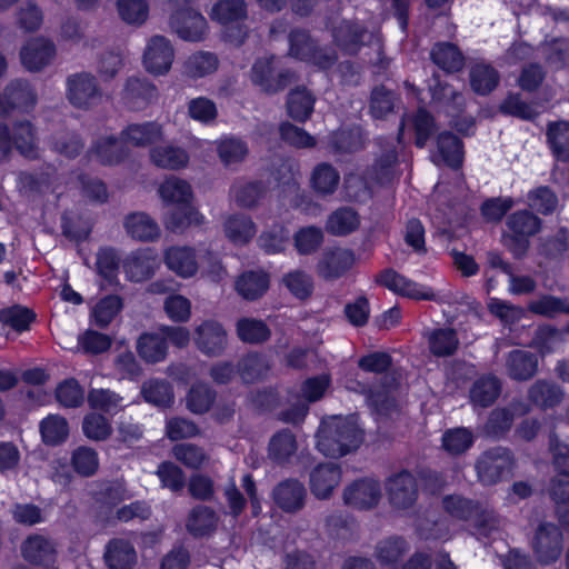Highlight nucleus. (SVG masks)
Segmentation results:
<instances>
[{"instance_id": "f257e3e1", "label": "nucleus", "mask_w": 569, "mask_h": 569, "mask_svg": "<svg viewBox=\"0 0 569 569\" xmlns=\"http://www.w3.org/2000/svg\"><path fill=\"white\" fill-rule=\"evenodd\" d=\"M363 441V431L356 416L331 417L322 421L317 447L326 457L340 458L356 451Z\"/></svg>"}, {"instance_id": "f03ea898", "label": "nucleus", "mask_w": 569, "mask_h": 569, "mask_svg": "<svg viewBox=\"0 0 569 569\" xmlns=\"http://www.w3.org/2000/svg\"><path fill=\"white\" fill-rule=\"evenodd\" d=\"M517 459L513 451L496 446L482 451L475 461L477 479L483 486H495L513 475Z\"/></svg>"}, {"instance_id": "7ed1b4c3", "label": "nucleus", "mask_w": 569, "mask_h": 569, "mask_svg": "<svg viewBox=\"0 0 569 569\" xmlns=\"http://www.w3.org/2000/svg\"><path fill=\"white\" fill-rule=\"evenodd\" d=\"M250 79L260 91L267 94H276L298 81L297 74L290 69L280 67L279 60L273 56L257 59L251 67Z\"/></svg>"}, {"instance_id": "20e7f679", "label": "nucleus", "mask_w": 569, "mask_h": 569, "mask_svg": "<svg viewBox=\"0 0 569 569\" xmlns=\"http://www.w3.org/2000/svg\"><path fill=\"white\" fill-rule=\"evenodd\" d=\"M66 98L73 108L87 111L101 102L103 90L93 73L79 71L66 78Z\"/></svg>"}, {"instance_id": "39448f33", "label": "nucleus", "mask_w": 569, "mask_h": 569, "mask_svg": "<svg viewBox=\"0 0 569 569\" xmlns=\"http://www.w3.org/2000/svg\"><path fill=\"white\" fill-rule=\"evenodd\" d=\"M530 411V406L521 399H512L506 407L492 409L482 427V435L492 440L507 437L516 417H522Z\"/></svg>"}, {"instance_id": "423d86ee", "label": "nucleus", "mask_w": 569, "mask_h": 569, "mask_svg": "<svg viewBox=\"0 0 569 569\" xmlns=\"http://www.w3.org/2000/svg\"><path fill=\"white\" fill-rule=\"evenodd\" d=\"M355 263L353 250L342 247L326 248L316 263V273L325 281H335L345 277Z\"/></svg>"}, {"instance_id": "0eeeda50", "label": "nucleus", "mask_w": 569, "mask_h": 569, "mask_svg": "<svg viewBox=\"0 0 569 569\" xmlns=\"http://www.w3.org/2000/svg\"><path fill=\"white\" fill-rule=\"evenodd\" d=\"M386 490L390 505L399 510H407L418 499V482L408 470L391 475L386 481Z\"/></svg>"}, {"instance_id": "6e6552de", "label": "nucleus", "mask_w": 569, "mask_h": 569, "mask_svg": "<svg viewBox=\"0 0 569 569\" xmlns=\"http://www.w3.org/2000/svg\"><path fill=\"white\" fill-rule=\"evenodd\" d=\"M193 342L198 350L207 357H220L227 349L228 335L218 321L206 320L196 327Z\"/></svg>"}, {"instance_id": "1a4fd4ad", "label": "nucleus", "mask_w": 569, "mask_h": 569, "mask_svg": "<svg viewBox=\"0 0 569 569\" xmlns=\"http://www.w3.org/2000/svg\"><path fill=\"white\" fill-rule=\"evenodd\" d=\"M336 44L349 54H356L361 47L375 39L373 31L355 20H342L332 29Z\"/></svg>"}, {"instance_id": "9d476101", "label": "nucleus", "mask_w": 569, "mask_h": 569, "mask_svg": "<svg viewBox=\"0 0 569 569\" xmlns=\"http://www.w3.org/2000/svg\"><path fill=\"white\" fill-rule=\"evenodd\" d=\"M169 27L180 39L191 42L204 40L208 30L204 17L193 9L170 13Z\"/></svg>"}, {"instance_id": "9b49d317", "label": "nucleus", "mask_w": 569, "mask_h": 569, "mask_svg": "<svg viewBox=\"0 0 569 569\" xmlns=\"http://www.w3.org/2000/svg\"><path fill=\"white\" fill-rule=\"evenodd\" d=\"M532 546L540 563H551L562 552V532L555 523L542 522L536 530Z\"/></svg>"}, {"instance_id": "f8f14e48", "label": "nucleus", "mask_w": 569, "mask_h": 569, "mask_svg": "<svg viewBox=\"0 0 569 569\" xmlns=\"http://www.w3.org/2000/svg\"><path fill=\"white\" fill-rule=\"evenodd\" d=\"M174 50L169 39L163 36L151 37L143 52V66L152 74L167 73L172 64Z\"/></svg>"}, {"instance_id": "ddd939ff", "label": "nucleus", "mask_w": 569, "mask_h": 569, "mask_svg": "<svg viewBox=\"0 0 569 569\" xmlns=\"http://www.w3.org/2000/svg\"><path fill=\"white\" fill-rule=\"evenodd\" d=\"M276 506L287 513H297L303 509L307 489L298 479L289 478L277 483L271 492Z\"/></svg>"}, {"instance_id": "4468645a", "label": "nucleus", "mask_w": 569, "mask_h": 569, "mask_svg": "<svg viewBox=\"0 0 569 569\" xmlns=\"http://www.w3.org/2000/svg\"><path fill=\"white\" fill-rule=\"evenodd\" d=\"M341 467L333 462L317 465L309 473V487L311 493L320 500L332 496L341 481Z\"/></svg>"}, {"instance_id": "2eb2a0df", "label": "nucleus", "mask_w": 569, "mask_h": 569, "mask_svg": "<svg viewBox=\"0 0 569 569\" xmlns=\"http://www.w3.org/2000/svg\"><path fill=\"white\" fill-rule=\"evenodd\" d=\"M380 499L381 486L371 478L356 480L343 490L345 503L357 509H371Z\"/></svg>"}, {"instance_id": "dca6fc26", "label": "nucleus", "mask_w": 569, "mask_h": 569, "mask_svg": "<svg viewBox=\"0 0 569 569\" xmlns=\"http://www.w3.org/2000/svg\"><path fill=\"white\" fill-rule=\"evenodd\" d=\"M158 97L156 86L146 78L129 77L121 90V100L131 110L147 108Z\"/></svg>"}, {"instance_id": "f3484780", "label": "nucleus", "mask_w": 569, "mask_h": 569, "mask_svg": "<svg viewBox=\"0 0 569 569\" xmlns=\"http://www.w3.org/2000/svg\"><path fill=\"white\" fill-rule=\"evenodd\" d=\"M375 281L396 293L411 299L436 300V295L431 290L422 291L416 282L407 279L393 269L382 270L376 276Z\"/></svg>"}, {"instance_id": "a211bd4d", "label": "nucleus", "mask_w": 569, "mask_h": 569, "mask_svg": "<svg viewBox=\"0 0 569 569\" xmlns=\"http://www.w3.org/2000/svg\"><path fill=\"white\" fill-rule=\"evenodd\" d=\"M20 57L22 64L29 71H40L54 59L56 47L50 40L34 38L21 49Z\"/></svg>"}, {"instance_id": "6ab92c4d", "label": "nucleus", "mask_w": 569, "mask_h": 569, "mask_svg": "<svg viewBox=\"0 0 569 569\" xmlns=\"http://www.w3.org/2000/svg\"><path fill=\"white\" fill-rule=\"evenodd\" d=\"M507 376L515 381H527L538 372V357L527 350L510 351L505 361Z\"/></svg>"}, {"instance_id": "aec40b11", "label": "nucleus", "mask_w": 569, "mask_h": 569, "mask_svg": "<svg viewBox=\"0 0 569 569\" xmlns=\"http://www.w3.org/2000/svg\"><path fill=\"white\" fill-rule=\"evenodd\" d=\"M399 386L396 373H386L380 377L379 386L369 390L367 400L369 405L379 413L388 415L396 407L392 392Z\"/></svg>"}, {"instance_id": "412c9836", "label": "nucleus", "mask_w": 569, "mask_h": 569, "mask_svg": "<svg viewBox=\"0 0 569 569\" xmlns=\"http://www.w3.org/2000/svg\"><path fill=\"white\" fill-rule=\"evenodd\" d=\"M547 492L555 505L558 520L569 527V471L551 477Z\"/></svg>"}, {"instance_id": "4be33fe9", "label": "nucleus", "mask_w": 569, "mask_h": 569, "mask_svg": "<svg viewBox=\"0 0 569 569\" xmlns=\"http://www.w3.org/2000/svg\"><path fill=\"white\" fill-rule=\"evenodd\" d=\"M123 227L127 233L139 241L152 242L160 238L159 224L144 212H133L124 218Z\"/></svg>"}, {"instance_id": "5701e85b", "label": "nucleus", "mask_w": 569, "mask_h": 569, "mask_svg": "<svg viewBox=\"0 0 569 569\" xmlns=\"http://www.w3.org/2000/svg\"><path fill=\"white\" fill-rule=\"evenodd\" d=\"M158 266L157 256L151 250L134 252L123 262L126 274L134 282H141L151 278Z\"/></svg>"}, {"instance_id": "b1692460", "label": "nucleus", "mask_w": 569, "mask_h": 569, "mask_svg": "<svg viewBox=\"0 0 569 569\" xmlns=\"http://www.w3.org/2000/svg\"><path fill=\"white\" fill-rule=\"evenodd\" d=\"M162 127L158 122L131 123L121 131V140L133 147H147L162 139Z\"/></svg>"}, {"instance_id": "393cba45", "label": "nucleus", "mask_w": 569, "mask_h": 569, "mask_svg": "<svg viewBox=\"0 0 569 569\" xmlns=\"http://www.w3.org/2000/svg\"><path fill=\"white\" fill-rule=\"evenodd\" d=\"M24 559L34 565H49L54 561L56 547L47 537L32 535L21 546Z\"/></svg>"}, {"instance_id": "a878e982", "label": "nucleus", "mask_w": 569, "mask_h": 569, "mask_svg": "<svg viewBox=\"0 0 569 569\" xmlns=\"http://www.w3.org/2000/svg\"><path fill=\"white\" fill-rule=\"evenodd\" d=\"M163 260L168 269L182 278L192 277L198 270L194 250L189 247H170Z\"/></svg>"}, {"instance_id": "bb28decb", "label": "nucleus", "mask_w": 569, "mask_h": 569, "mask_svg": "<svg viewBox=\"0 0 569 569\" xmlns=\"http://www.w3.org/2000/svg\"><path fill=\"white\" fill-rule=\"evenodd\" d=\"M103 558L109 569H131L137 561V553L129 541L112 539L106 546Z\"/></svg>"}, {"instance_id": "cd10ccee", "label": "nucleus", "mask_w": 569, "mask_h": 569, "mask_svg": "<svg viewBox=\"0 0 569 569\" xmlns=\"http://www.w3.org/2000/svg\"><path fill=\"white\" fill-rule=\"evenodd\" d=\"M298 450L296 436L289 429H282L273 435L269 441L268 457L274 463L284 466L290 463Z\"/></svg>"}, {"instance_id": "c85d7f7f", "label": "nucleus", "mask_w": 569, "mask_h": 569, "mask_svg": "<svg viewBox=\"0 0 569 569\" xmlns=\"http://www.w3.org/2000/svg\"><path fill=\"white\" fill-rule=\"evenodd\" d=\"M435 64L446 72H459L465 67V56L457 44L451 42H437L430 51Z\"/></svg>"}, {"instance_id": "c756f323", "label": "nucleus", "mask_w": 569, "mask_h": 569, "mask_svg": "<svg viewBox=\"0 0 569 569\" xmlns=\"http://www.w3.org/2000/svg\"><path fill=\"white\" fill-rule=\"evenodd\" d=\"M400 103L399 94L385 84L375 86L369 97V112L375 119H385Z\"/></svg>"}, {"instance_id": "7c9ffc66", "label": "nucleus", "mask_w": 569, "mask_h": 569, "mask_svg": "<svg viewBox=\"0 0 569 569\" xmlns=\"http://www.w3.org/2000/svg\"><path fill=\"white\" fill-rule=\"evenodd\" d=\"M367 136L361 127L339 129L330 136L329 146L335 153H352L361 150Z\"/></svg>"}, {"instance_id": "2f4dec72", "label": "nucleus", "mask_w": 569, "mask_h": 569, "mask_svg": "<svg viewBox=\"0 0 569 569\" xmlns=\"http://www.w3.org/2000/svg\"><path fill=\"white\" fill-rule=\"evenodd\" d=\"M216 150L221 163L229 169H237L249 154L248 143L234 137L219 140Z\"/></svg>"}, {"instance_id": "473e14b6", "label": "nucleus", "mask_w": 569, "mask_h": 569, "mask_svg": "<svg viewBox=\"0 0 569 569\" xmlns=\"http://www.w3.org/2000/svg\"><path fill=\"white\" fill-rule=\"evenodd\" d=\"M264 182L254 181H236L231 187V193L237 206L244 209H253L267 193Z\"/></svg>"}, {"instance_id": "72a5a7b5", "label": "nucleus", "mask_w": 569, "mask_h": 569, "mask_svg": "<svg viewBox=\"0 0 569 569\" xmlns=\"http://www.w3.org/2000/svg\"><path fill=\"white\" fill-rule=\"evenodd\" d=\"M501 392V381L492 375L482 376L470 389V400L475 406L487 408L491 406Z\"/></svg>"}, {"instance_id": "f704fd0d", "label": "nucleus", "mask_w": 569, "mask_h": 569, "mask_svg": "<svg viewBox=\"0 0 569 569\" xmlns=\"http://www.w3.org/2000/svg\"><path fill=\"white\" fill-rule=\"evenodd\" d=\"M528 399L535 406L547 409L559 405L563 399V392L555 382L541 379L530 386Z\"/></svg>"}, {"instance_id": "c9c22d12", "label": "nucleus", "mask_w": 569, "mask_h": 569, "mask_svg": "<svg viewBox=\"0 0 569 569\" xmlns=\"http://www.w3.org/2000/svg\"><path fill=\"white\" fill-rule=\"evenodd\" d=\"M12 144L24 158H39L36 130L29 121H18L13 124Z\"/></svg>"}, {"instance_id": "e433bc0d", "label": "nucleus", "mask_w": 569, "mask_h": 569, "mask_svg": "<svg viewBox=\"0 0 569 569\" xmlns=\"http://www.w3.org/2000/svg\"><path fill=\"white\" fill-rule=\"evenodd\" d=\"M150 160L158 168L178 170L187 166L189 156L182 148L166 144L151 148Z\"/></svg>"}, {"instance_id": "4c0bfd02", "label": "nucleus", "mask_w": 569, "mask_h": 569, "mask_svg": "<svg viewBox=\"0 0 569 569\" xmlns=\"http://www.w3.org/2000/svg\"><path fill=\"white\" fill-rule=\"evenodd\" d=\"M438 156H435L437 162L440 158L448 167L459 169L463 161V147L458 137L450 132H442L437 139Z\"/></svg>"}, {"instance_id": "58836bf2", "label": "nucleus", "mask_w": 569, "mask_h": 569, "mask_svg": "<svg viewBox=\"0 0 569 569\" xmlns=\"http://www.w3.org/2000/svg\"><path fill=\"white\" fill-rule=\"evenodd\" d=\"M137 352L148 363L161 362L168 355V345L160 332L142 333L137 340Z\"/></svg>"}, {"instance_id": "ea45409f", "label": "nucleus", "mask_w": 569, "mask_h": 569, "mask_svg": "<svg viewBox=\"0 0 569 569\" xmlns=\"http://www.w3.org/2000/svg\"><path fill=\"white\" fill-rule=\"evenodd\" d=\"M218 520L219 517L212 508L199 505L190 511L187 529L192 536L202 537L216 530Z\"/></svg>"}, {"instance_id": "a19ab883", "label": "nucleus", "mask_w": 569, "mask_h": 569, "mask_svg": "<svg viewBox=\"0 0 569 569\" xmlns=\"http://www.w3.org/2000/svg\"><path fill=\"white\" fill-rule=\"evenodd\" d=\"M469 81L471 89L480 94H489L499 83V73L490 64L479 62L470 68Z\"/></svg>"}, {"instance_id": "79ce46f5", "label": "nucleus", "mask_w": 569, "mask_h": 569, "mask_svg": "<svg viewBox=\"0 0 569 569\" xmlns=\"http://www.w3.org/2000/svg\"><path fill=\"white\" fill-rule=\"evenodd\" d=\"M316 98L306 87H297L288 94L287 108L289 116L305 122L313 111Z\"/></svg>"}, {"instance_id": "37998d69", "label": "nucleus", "mask_w": 569, "mask_h": 569, "mask_svg": "<svg viewBox=\"0 0 569 569\" xmlns=\"http://www.w3.org/2000/svg\"><path fill=\"white\" fill-rule=\"evenodd\" d=\"M270 369L269 362L263 355L250 352L243 356L237 365V371L246 383H252L263 379Z\"/></svg>"}, {"instance_id": "c03bdc74", "label": "nucleus", "mask_w": 569, "mask_h": 569, "mask_svg": "<svg viewBox=\"0 0 569 569\" xmlns=\"http://www.w3.org/2000/svg\"><path fill=\"white\" fill-rule=\"evenodd\" d=\"M226 236L234 243L244 244L256 234L252 219L243 213L229 216L224 221Z\"/></svg>"}, {"instance_id": "a18cd8bd", "label": "nucleus", "mask_w": 569, "mask_h": 569, "mask_svg": "<svg viewBox=\"0 0 569 569\" xmlns=\"http://www.w3.org/2000/svg\"><path fill=\"white\" fill-rule=\"evenodd\" d=\"M428 345L429 350L433 356L449 357L457 351L459 347V339L455 329L439 328L429 333Z\"/></svg>"}, {"instance_id": "49530a36", "label": "nucleus", "mask_w": 569, "mask_h": 569, "mask_svg": "<svg viewBox=\"0 0 569 569\" xmlns=\"http://www.w3.org/2000/svg\"><path fill=\"white\" fill-rule=\"evenodd\" d=\"M339 172L327 162L316 166L310 177L311 187L319 196L332 194L339 184Z\"/></svg>"}, {"instance_id": "de8ad7c7", "label": "nucleus", "mask_w": 569, "mask_h": 569, "mask_svg": "<svg viewBox=\"0 0 569 569\" xmlns=\"http://www.w3.org/2000/svg\"><path fill=\"white\" fill-rule=\"evenodd\" d=\"M202 219L190 203L176 204L168 212L166 227L172 232H181L191 224H200Z\"/></svg>"}, {"instance_id": "09e8293b", "label": "nucleus", "mask_w": 569, "mask_h": 569, "mask_svg": "<svg viewBox=\"0 0 569 569\" xmlns=\"http://www.w3.org/2000/svg\"><path fill=\"white\" fill-rule=\"evenodd\" d=\"M268 287V274L261 271L244 272L236 283L238 293L247 300L260 298L267 291Z\"/></svg>"}, {"instance_id": "8fccbe9b", "label": "nucleus", "mask_w": 569, "mask_h": 569, "mask_svg": "<svg viewBox=\"0 0 569 569\" xmlns=\"http://www.w3.org/2000/svg\"><path fill=\"white\" fill-rule=\"evenodd\" d=\"M236 331L242 342L250 345L263 343L271 336L268 326L262 320L253 318L239 319L236 325Z\"/></svg>"}, {"instance_id": "3c124183", "label": "nucleus", "mask_w": 569, "mask_h": 569, "mask_svg": "<svg viewBox=\"0 0 569 569\" xmlns=\"http://www.w3.org/2000/svg\"><path fill=\"white\" fill-rule=\"evenodd\" d=\"M547 138L557 160L569 161V122L550 123L547 129Z\"/></svg>"}, {"instance_id": "603ef678", "label": "nucleus", "mask_w": 569, "mask_h": 569, "mask_svg": "<svg viewBox=\"0 0 569 569\" xmlns=\"http://www.w3.org/2000/svg\"><path fill=\"white\" fill-rule=\"evenodd\" d=\"M48 142L52 151L69 159L78 157L84 148L81 137L71 131L57 132L49 138Z\"/></svg>"}, {"instance_id": "864d4df0", "label": "nucleus", "mask_w": 569, "mask_h": 569, "mask_svg": "<svg viewBox=\"0 0 569 569\" xmlns=\"http://www.w3.org/2000/svg\"><path fill=\"white\" fill-rule=\"evenodd\" d=\"M323 241V231L316 226L302 227L293 234V246L301 256L316 253L321 248Z\"/></svg>"}, {"instance_id": "5fc2aeb1", "label": "nucleus", "mask_w": 569, "mask_h": 569, "mask_svg": "<svg viewBox=\"0 0 569 569\" xmlns=\"http://www.w3.org/2000/svg\"><path fill=\"white\" fill-rule=\"evenodd\" d=\"M359 226L356 211L350 208H340L332 212L326 222V230L333 236H346Z\"/></svg>"}, {"instance_id": "6e6d98bb", "label": "nucleus", "mask_w": 569, "mask_h": 569, "mask_svg": "<svg viewBox=\"0 0 569 569\" xmlns=\"http://www.w3.org/2000/svg\"><path fill=\"white\" fill-rule=\"evenodd\" d=\"M141 395L143 399L157 407H169L173 402V392L169 382L164 380H148L142 383Z\"/></svg>"}, {"instance_id": "4d7b16f0", "label": "nucleus", "mask_w": 569, "mask_h": 569, "mask_svg": "<svg viewBox=\"0 0 569 569\" xmlns=\"http://www.w3.org/2000/svg\"><path fill=\"white\" fill-rule=\"evenodd\" d=\"M247 17L243 0H219L211 9V18L222 24L240 21Z\"/></svg>"}, {"instance_id": "13d9d810", "label": "nucleus", "mask_w": 569, "mask_h": 569, "mask_svg": "<svg viewBox=\"0 0 569 569\" xmlns=\"http://www.w3.org/2000/svg\"><path fill=\"white\" fill-rule=\"evenodd\" d=\"M409 546L401 537H389L376 546V557L382 565L395 563L403 558Z\"/></svg>"}, {"instance_id": "bf43d9fd", "label": "nucleus", "mask_w": 569, "mask_h": 569, "mask_svg": "<svg viewBox=\"0 0 569 569\" xmlns=\"http://www.w3.org/2000/svg\"><path fill=\"white\" fill-rule=\"evenodd\" d=\"M540 50L546 62L555 69H562L569 62V40L566 38L545 41Z\"/></svg>"}, {"instance_id": "052dcab7", "label": "nucleus", "mask_w": 569, "mask_h": 569, "mask_svg": "<svg viewBox=\"0 0 569 569\" xmlns=\"http://www.w3.org/2000/svg\"><path fill=\"white\" fill-rule=\"evenodd\" d=\"M565 336L562 331L552 326H541L535 331L531 347L537 349L541 356L553 352L562 342Z\"/></svg>"}, {"instance_id": "680f3d73", "label": "nucleus", "mask_w": 569, "mask_h": 569, "mask_svg": "<svg viewBox=\"0 0 569 569\" xmlns=\"http://www.w3.org/2000/svg\"><path fill=\"white\" fill-rule=\"evenodd\" d=\"M507 226L513 233L529 238L540 231L541 219L531 211L520 210L509 216Z\"/></svg>"}, {"instance_id": "e2e57ef3", "label": "nucleus", "mask_w": 569, "mask_h": 569, "mask_svg": "<svg viewBox=\"0 0 569 569\" xmlns=\"http://www.w3.org/2000/svg\"><path fill=\"white\" fill-rule=\"evenodd\" d=\"M282 283L299 300H307L313 292V280L302 270H293L282 278Z\"/></svg>"}, {"instance_id": "0e129e2a", "label": "nucleus", "mask_w": 569, "mask_h": 569, "mask_svg": "<svg viewBox=\"0 0 569 569\" xmlns=\"http://www.w3.org/2000/svg\"><path fill=\"white\" fill-rule=\"evenodd\" d=\"M123 143L121 137L108 136L99 139L96 144V153L100 162L103 164L120 162L126 157Z\"/></svg>"}, {"instance_id": "69168bd1", "label": "nucleus", "mask_w": 569, "mask_h": 569, "mask_svg": "<svg viewBox=\"0 0 569 569\" xmlns=\"http://www.w3.org/2000/svg\"><path fill=\"white\" fill-rule=\"evenodd\" d=\"M4 98L11 108H29L36 103V94L26 81H13L4 90Z\"/></svg>"}, {"instance_id": "338daca9", "label": "nucleus", "mask_w": 569, "mask_h": 569, "mask_svg": "<svg viewBox=\"0 0 569 569\" xmlns=\"http://www.w3.org/2000/svg\"><path fill=\"white\" fill-rule=\"evenodd\" d=\"M473 443L472 432L463 427L449 429L442 436V447L450 455H461Z\"/></svg>"}, {"instance_id": "774afa93", "label": "nucleus", "mask_w": 569, "mask_h": 569, "mask_svg": "<svg viewBox=\"0 0 569 569\" xmlns=\"http://www.w3.org/2000/svg\"><path fill=\"white\" fill-rule=\"evenodd\" d=\"M71 465L82 477L93 476L99 468V458L94 449L86 446L78 447L71 457Z\"/></svg>"}]
</instances>
